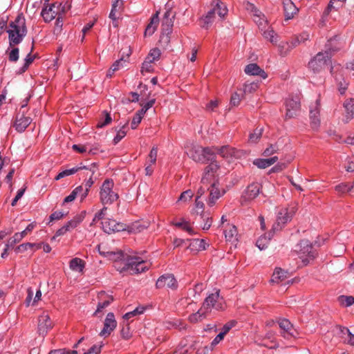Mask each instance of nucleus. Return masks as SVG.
Here are the masks:
<instances>
[{
    "instance_id": "obj_1",
    "label": "nucleus",
    "mask_w": 354,
    "mask_h": 354,
    "mask_svg": "<svg viewBox=\"0 0 354 354\" xmlns=\"http://www.w3.org/2000/svg\"><path fill=\"white\" fill-rule=\"evenodd\" d=\"M6 32L8 34L9 46L19 44L27 35L26 19L22 12L19 13L14 21H11Z\"/></svg>"
},
{
    "instance_id": "obj_2",
    "label": "nucleus",
    "mask_w": 354,
    "mask_h": 354,
    "mask_svg": "<svg viewBox=\"0 0 354 354\" xmlns=\"http://www.w3.org/2000/svg\"><path fill=\"white\" fill-rule=\"evenodd\" d=\"M122 265H115L120 272H129L130 274H137L149 270V266L141 257L138 256H129L124 259Z\"/></svg>"
},
{
    "instance_id": "obj_3",
    "label": "nucleus",
    "mask_w": 354,
    "mask_h": 354,
    "mask_svg": "<svg viewBox=\"0 0 354 354\" xmlns=\"http://www.w3.org/2000/svg\"><path fill=\"white\" fill-rule=\"evenodd\" d=\"M187 154L194 162L202 164H206L216 158L215 152L212 148L198 145L192 147Z\"/></svg>"
},
{
    "instance_id": "obj_4",
    "label": "nucleus",
    "mask_w": 354,
    "mask_h": 354,
    "mask_svg": "<svg viewBox=\"0 0 354 354\" xmlns=\"http://www.w3.org/2000/svg\"><path fill=\"white\" fill-rule=\"evenodd\" d=\"M114 183L112 179H106L100 190V200L103 205H111L116 201L119 195L113 190Z\"/></svg>"
},
{
    "instance_id": "obj_5",
    "label": "nucleus",
    "mask_w": 354,
    "mask_h": 354,
    "mask_svg": "<svg viewBox=\"0 0 354 354\" xmlns=\"http://www.w3.org/2000/svg\"><path fill=\"white\" fill-rule=\"evenodd\" d=\"M295 251L304 265H307L316 257V251L311 243L306 239L301 240L296 246Z\"/></svg>"
},
{
    "instance_id": "obj_6",
    "label": "nucleus",
    "mask_w": 354,
    "mask_h": 354,
    "mask_svg": "<svg viewBox=\"0 0 354 354\" xmlns=\"http://www.w3.org/2000/svg\"><path fill=\"white\" fill-rule=\"evenodd\" d=\"M295 212L296 207L295 206L280 208L277 212V220L272 225V230L273 232L281 230L285 225L291 221Z\"/></svg>"
},
{
    "instance_id": "obj_7",
    "label": "nucleus",
    "mask_w": 354,
    "mask_h": 354,
    "mask_svg": "<svg viewBox=\"0 0 354 354\" xmlns=\"http://www.w3.org/2000/svg\"><path fill=\"white\" fill-rule=\"evenodd\" d=\"M209 162V164L204 169L203 176L201 180V183L207 185H212V184H218L217 176L220 165L215 160V159Z\"/></svg>"
},
{
    "instance_id": "obj_8",
    "label": "nucleus",
    "mask_w": 354,
    "mask_h": 354,
    "mask_svg": "<svg viewBox=\"0 0 354 354\" xmlns=\"http://www.w3.org/2000/svg\"><path fill=\"white\" fill-rule=\"evenodd\" d=\"M175 15L171 10H167L162 20V32L160 41L168 44L170 42V35L172 32Z\"/></svg>"
},
{
    "instance_id": "obj_9",
    "label": "nucleus",
    "mask_w": 354,
    "mask_h": 354,
    "mask_svg": "<svg viewBox=\"0 0 354 354\" xmlns=\"http://www.w3.org/2000/svg\"><path fill=\"white\" fill-rule=\"evenodd\" d=\"M331 52L326 50L318 53L308 63V67L315 73L321 71L326 66L331 64Z\"/></svg>"
},
{
    "instance_id": "obj_10",
    "label": "nucleus",
    "mask_w": 354,
    "mask_h": 354,
    "mask_svg": "<svg viewBox=\"0 0 354 354\" xmlns=\"http://www.w3.org/2000/svg\"><path fill=\"white\" fill-rule=\"evenodd\" d=\"M208 312L212 308L222 310L225 308L223 299L220 297V290H216L214 293L209 294L205 299L203 306Z\"/></svg>"
},
{
    "instance_id": "obj_11",
    "label": "nucleus",
    "mask_w": 354,
    "mask_h": 354,
    "mask_svg": "<svg viewBox=\"0 0 354 354\" xmlns=\"http://www.w3.org/2000/svg\"><path fill=\"white\" fill-rule=\"evenodd\" d=\"M330 73L335 79L339 92L341 95H344L348 88V83L343 77V68L339 64L331 66Z\"/></svg>"
},
{
    "instance_id": "obj_12",
    "label": "nucleus",
    "mask_w": 354,
    "mask_h": 354,
    "mask_svg": "<svg viewBox=\"0 0 354 354\" xmlns=\"http://www.w3.org/2000/svg\"><path fill=\"white\" fill-rule=\"evenodd\" d=\"M261 187V185L258 183L250 184L242 193L241 197V205H244L254 200L259 194Z\"/></svg>"
},
{
    "instance_id": "obj_13",
    "label": "nucleus",
    "mask_w": 354,
    "mask_h": 354,
    "mask_svg": "<svg viewBox=\"0 0 354 354\" xmlns=\"http://www.w3.org/2000/svg\"><path fill=\"white\" fill-rule=\"evenodd\" d=\"M286 118L290 119L297 115L300 110V101L298 97H289L286 100Z\"/></svg>"
},
{
    "instance_id": "obj_14",
    "label": "nucleus",
    "mask_w": 354,
    "mask_h": 354,
    "mask_svg": "<svg viewBox=\"0 0 354 354\" xmlns=\"http://www.w3.org/2000/svg\"><path fill=\"white\" fill-rule=\"evenodd\" d=\"M62 4L57 5V3H51L48 6H44L41 12V16L43 17L46 23H49L55 19L59 14H61L60 6Z\"/></svg>"
},
{
    "instance_id": "obj_15",
    "label": "nucleus",
    "mask_w": 354,
    "mask_h": 354,
    "mask_svg": "<svg viewBox=\"0 0 354 354\" xmlns=\"http://www.w3.org/2000/svg\"><path fill=\"white\" fill-rule=\"evenodd\" d=\"M156 287L159 289L167 288L175 290L178 288V285L177 280L174 277V274H165L158 279L156 283Z\"/></svg>"
},
{
    "instance_id": "obj_16",
    "label": "nucleus",
    "mask_w": 354,
    "mask_h": 354,
    "mask_svg": "<svg viewBox=\"0 0 354 354\" xmlns=\"http://www.w3.org/2000/svg\"><path fill=\"white\" fill-rule=\"evenodd\" d=\"M346 0H330L328 6L324 10L322 18L321 24L322 26H325L326 22L328 21V17L330 13L333 11H337L344 5Z\"/></svg>"
},
{
    "instance_id": "obj_17",
    "label": "nucleus",
    "mask_w": 354,
    "mask_h": 354,
    "mask_svg": "<svg viewBox=\"0 0 354 354\" xmlns=\"http://www.w3.org/2000/svg\"><path fill=\"white\" fill-rule=\"evenodd\" d=\"M53 328V322L50 316L46 313H43L38 317V333L40 335L44 337Z\"/></svg>"
},
{
    "instance_id": "obj_18",
    "label": "nucleus",
    "mask_w": 354,
    "mask_h": 354,
    "mask_svg": "<svg viewBox=\"0 0 354 354\" xmlns=\"http://www.w3.org/2000/svg\"><path fill=\"white\" fill-rule=\"evenodd\" d=\"M117 326V322L115 319V315L113 313H109L106 315L104 322V327L100 333V336L107 337L111 335V332Z\"/></svg>"
},
{
    "instance_id": "obj_19",
    "label": "nucleus",
    "mask_w": 354,
    "mask_h": 354,
    "mask_svg": "<svg viewBox=\"0 0 354 354\" xmlns=\"http://www.w3.org/2000/svg\"><path fill=\"white\" fill-rule=\"evenodd\" d=\"M25 111L18 112L16 115L14 127L18 132H23L30 124L32 119L24 115Z\"/></svg>"
},
{
    "instance_id": "obj_20",
    "label": "nucleus",
    "mask_w": 354,
    "mask_h": 354,
    "mask_svg": "<svg viewBox=\"0 0 354 354\" xmlns=\"http://www.w3.org/2000/svg\"><path fill=\"white\" fill-rule=\"evenodd\" d=\"M103 230L108 234L120 232L125 230L123 223H118L115 220L108 218L102 223Z\"/></svg>"
},
{
    "instance_id": "obj_21",
    "label": "nucleus",
    "mask_w": 354,
    "mask_h": 354,
    "mask_svg": "<svg viewBox=\"0 0 354 354\" xmlns=\"http://www.w3.org/2000/svg\"><path fill=\"white\" fill-rule=\"evenodd\" d=\"M279 326L281 329V335L287 339L295 337V330L293 325L288 319H282L279 321Z\"/></svg>"
},
{
    "instance_id": "obj_22",
    "label": "nucleus",
    "mask_w": 354,
    "mask_h": 354,
    "mask_svg": "<svg viewBox=\"0 0 354 354\" xmlns=\"http://www.w3.org/2000/svg\"><path fill=\"white\" fill-rule=\"evenodd\" d=\"M209 194L207 200V203L209 207H212L216 204V202L225 193V192H221L218 188V184H212L210 185Z\"/></svg>"
},
{
    "instance_id": "obj_23",
    "label": "nucleus",
    "mask_w": 354,
    "mask_h": 354,
    "mask_svg": "<svg viewBox=\"0 0 354 354\" xmlns=\"http://www.w3.org/2000/svg\"><path fill=\"white\" fill-rule=\"evenodd\" d=\"M98 297L100 299H102L104 298V301H100L97 304V309L94 313L95 316H100V313H101L104 308H106L113 301V298L112 296L106 295L104 292H100L98 294Z\"/></svg>"
},
{
    "instance_id": "obj_24",
    "label": "nucleus",
    "mask_w": 354,
    "mask_h": 354,
    "mask_svg": "<svg viewBox=\"0 0 354 354\" xmlns=\"http://www.w3.org/2000/svg\"><path fill=\"white\" fill-rule=\"evenodd\" d=\"M214 152L220 154L223 158L235 157L237 158L239 156V151L236 149L232 147L229 145H225L221 147L214 148Z\"/></svg>"
},
{
    "instance_id": "obj_25",
    "label": "nucleus",
    "mask_w": 354,
    "mask_h": 354,
    "mask_svg": "<svg viewBox=\"0 0 354 354\" xmlns=\"http://www.w3.org/2000/svg\"><path fill=\"white\" fill-rule=\"evenodd\" d=\"M282 3L286 20L292 19L294 15L297 12L298 8L291 0H283Z\"/></svg>"
},
{
    "instance_id": "obj_26",
    "label": "nucleus",
    "mask_w": 354,
    "mask_h": 354,
    "mask_svg": "<svg viewBox=\"0 0 354 354\" xmlns=\"http://www.w3.org/2000/svg\"><path fill=\"white\" fill-rule=\"evenodd\" d=\"M245 73L249 75H258L263 79L267 78L266 73L261 69L257 64H248L244 70Z\"/></svg>"
},
{
    "instance_id": "obj_27",
    "label": "nucleus",
    "mask_w": 354,
    "mask_h": 354,
    "mask_svg": "<svg viewBox=\"0 0 354 354\" xmlns=\"http://www.w3.org/2000/svg\"><path fill=\"white\" fill-rule=\"evenodd\" d=\"M159 12L157 11L155 14H153L150 18V22L147 26L145 31V36H151L152 35L159 24Z\"/></svg>"
},
{
    "instance_id": "obj_28",
    "label": "nucleus",
    "mask_w": 354,
    "mask_h": 354,
    "mask_svg": "<svg viewBox=\"0 0 354 354\" xmlns=\"http://www.w3.org/2000/svg\"><path fill=\"white\" fill-rule=\"evenodd\" d=\"M87 169V166L83 165L82 163H80L79 166L74 167H73L71 169H65V170L59 172L56 176L55 179L56 180H59L61 178H64L66 176H68L73 175V174H75L76 172H77V171H80L82 169Z\"/></svg>"
},
{
    "instance_id": "obj_29",
    "label": "nucleus",
    "mask_w": 354,
    "mask_h": 354,
    "mask_svg": "<svg viewBox=\"0 0 354 354\" xmlns=\"http://www.w3.org/2000/svg\"><path fill=\"white\" fill-rule=\"evenodd\" d=\"M288 272L281 268H276L273 272L270 281L279 283L288 278Z\"/></svg>"
},
{
    "instance_id": "obj_30",
    "label": "nucleus",
    "mask_w": 354,
    "mask_h": 354,
    "mask_svg": "<svg viewBox=\"0 0 354 354\" xmlns=\"http://www.w3.org/2000/svg\"><path fill=\"white\" fill-rule=\"evenodd\" d=\"M278 160L277 156H272L269 158H260L257 159L254 161V164L257 165L259 168L265 169L267 168Z\"/></svg>"
},
{
    "instance_id": "obj_31",
    "label": "nucleus",
    "mask_w": 354,
    "mask_h": 354,
    "mask_svg": "<svg viewBox=\"0 0 354 354\" xmlns=\"http://www.w3.org/2000/svg\"><path fill=\"white\" fill-rule=\"evenodd\" d=\"M274 232H273L271 230V231L268 233V236L263 235V236H260L257 241L256 245L261 250H265L266 248H267Z\"/></svg>"
},
{
    "instance_id": "obj_32",
    "label": "nucleus",
    "mask_w": 354,
    "mask_h": 354,
    "mask_svg": "<svg viewBox=\"0 0 354 354\" xmlns=\"http://www.w3.org/2000/svg\"><path fill=\"white\" fill-rule=\"evenodd\" d=\"M86 170H88L90 172L89 174V178L86 180L84 183L83 187L84 189H86L88 191H90L91 187L94 183V180H93V176L95 174V173L97 171V165L96 163L93 162L90 165L87 166V169H85Z\"/></svg>"
},
{
    "instance_id": "obj_33",
    "label": "nucleus",
    "mask_w": 354,
    "mask_h": 354,
    "mask_svg": "<svg viewBox=\"0 0 354 354\" xmlns=\"http://www.w3.org/2000/svg\"><path fill=\"white\" fill-rule=\"evenodd\" d=\"M207 313L208 311L202 306L196 313L189 316V321L192 323L201 322L206 317Z\"/></svg>"
},
{
    "instance_id": "obj_34",
    "label": "nucleus",
    "mask_w": 354,
    "mask_h": 354,
    "mask_svg": "<svg viewBox=\"0 0 354 354\" xmlns=\"http://www.w3.org/2000/svg\"><path fill=\"white\" fill-rule=\"evenodd\" d=\"M98 251L100 254L103 257H109L111 259L114 260L115 261H118L123 260L124 254V252L121 250L118 252H104L100 250V245H99L97 246Z\"/></svg>"
},
{
    "instance_id": "obj_35",
    "label": "nucleus",
    "mask_w": 354,
    "mask_h": 354,
    "mask_svg": "<svg viewBox=\"0 0 354 354\" xmlns=\"http://www.w3.org/2000/svg\"><path fill=\"white\" fill-rule=\"evenodd\" d=\"M224 234L227 241L232 243L237 241L238 232L235 225H229V228L224 231Z\"/></svg>"
},
{
    "instance_id": "obj_36",
    "label": "nucleus",
    "mask_w": 354,
    "mask_h": 354,
    "mask_svg": "<svg viewBox=\"0 0 354 354\" xmlns=\"http://www.w3.org/2000/svg\"><path fill=\"white\" fill-rule=\"evenodd\" d=\"M33 45L31 47L30 53L26 55V58L24 59V64L19 68V73L21 74L26 71V70L28 68L29 66L33 62L35 59L36 58V55H32V53L33 51Z\"/></svg>"
},
{
    "instance_id": "obj_37",
    "label": "nucleus",
    "mask_w": 354,
    "mask_h": 354,
    "mask_svg": "<svg viewBox=\"0 0 354 354\" xmlns=\"http://www.w3.org/2000/svg\"><path fill=\"white\" fill-rule=\"evenodd\" d=\"M344 107L346 112V118L351 120L354 117V98L346 100L344 102Z\"/></svg>"
},
{
    "instance_id": "obj_38",
    "label": "nucleus",
    "mask_w": 354,
    "mask_h": 354,
    "mask_svg": "<svg viewBox=\"0 0 354 354\" xmlns=\"http://www.w3.org/2000/svg\"><path fill=\"white\" fill-rule=\"evenodd\" d=\"M213 8L215 10L216 15H218L221 18L224 17L227 12L225 5L219 0L215 1V5L213 6Z\"/></svg>"
},
{
    "instance_id": "obj_39",
    "label": "nucleus",
    "mask_w": 354,
    "mask_h": 354,
    "mask_svg": "<svg viewBox=\"0 0 354 354\" xmlns=\"http://www.w3.org/2000/svg\"><path fill=\"white\" fill-rule=\"evenodd\" d=\"M70 268L74 271L82 272L84 268V262L79 258H74L69 263Z\"/></svg>"
},
{
    "instance_id": "obj_40",
    "label": "nucleus",
    "mask_w": 354,
    "mask_h": 354,
    "mask_svg": "<svg viewBox=\"0 0 354 354\" xmlns=\"http://www.w3.org/2000/svg\"><path fill=\"white\" fill-rule=\"evenodd\" d=\"M215 15H216L215 10H214V8H212L207 12L205 17L202 19V21L203 22L202 27L205 28H207L209 25L213 22Z\"/></svg>"
},
{
    "instance_id": "obj_41",
    "label": "nucleus",
    "mask_w": 354,
    "mask_h": 354,
    "mask_svg": "<svg viewBox=\"0 0 354 354\" xmlns=\"http://www.w3.org/2000/svg\"><path fill=\"white\" fill-rule=\"evenodd\" d=\"M201 219L203 220L204 224L203 225V230H207L212 225V218L210 216V214L207 212H205L203 214H200Z\"/></svg>"
},
{
    "instance_id": "obj_42",
    "label": "nucleus",
    "mask_w": 354,
    "mask_h": 354,
    "mask_svg": "<svg viewBox=\"0 0 354 354\" xmlns=\"http://www.w3.org/2000/svg\"><path fill=\"white\" fill-rule=\"evenodd\" d=\"M353 187V184L342 183L336 185L335 189L338 194H342L350 192Z\"/></svg>"
},
{
    "instance_id": "obj_43",
    "label": "nucleus",
    "mask_w": 354,
    "mask_h": 354,
    "mask_svg": "<svg viewBox=\"0 0 354 354\" xmlns=\"http://www.w3.org/2000/svg\"><path fill=\"white\" fill-rule=\"evenodd\" d=\"M145 310V307L139 306L132 311L125 313L123 316L124 319H129L133 317L142 314Z\"/></svg>"
},
{
    "instance_id": "obj_44",
    "label": "nucleus",
    "mask_w": 354,
    "mask_h": 354,
    "mask_svg": "<svg viewBox=\"0 0 354 354\" xmlns=\"http://www.w3.org/2000/svg\"><path fill=\"white\" fill-rule=\"evenodd\" d=\"M263 133L262 128H256L252 133L249 136V142L251 143H256L261 138Z\"/></svg>"
},
{
    "instance_id": "obj_45",
    "label": "nucleus",
    "mask_w": 354,
    "mask_h": 354,
    "mask_svg": "<svg viewBox=\"0 0 354 354\" xmlns=\"http://www.w3.org/2000/svg\"><path fill=\"white\" fill-rule=\"evenodd\" d=\"M83 218L80 215H76L71 221L66 223V225L68 228L69 231L75 229L78 225L82 221Z\"/></svg>"
},
{
    "instance_id": "obj_46",
    "label": "nucleus",
    "mask_w": 354,
    "mask_h": 354,
    "mask_svg": "<svg viewBox=\"0 0 354 354\" xmlns=\"http://www.w3.org/2000/svg\"><path fill=\"white\" fill-rule=\"evenodd\" d=\"M161 55V52L158 48H153L150 50L149 53L145 59L149 62H154L159 59Z\"/></svg>"
},
{
    "instance_id": "obj_47",
    "label": "nucleus",
    "mask_w": 354,
    "mask_h": 354,
    "mask_svg": "<svg viewBox=\"0 0 354 354\" xmlns=\"http://www.w3.org/2000/svg\"><path fill=\"white\" fill-rule=\"evenodd\" d=\"M82 191V186L80 185L75 188L71 193L64 199V203H67L73 201L77 195Z\"/></svg>"
},
{
    "instance_id": "obj_48",
    "label": "nucleus",
    "mask_w": 354,
    "mask_h": 354,
    "mask_svg": "<svg viewBox=\"0 0 354 354\" xmlns=\"http://www.w3.org/2000/svg\"><path fill=\"white\" fill-rule=\"evenodd\" d=\"M320 101L317 100L315 103L310 106V118L319 117Z\"/></svg>"
},
{
    "instance_id": "obj_49",
    "label": "nucleus",
    "mask_w": 354,
    "mask_h": 354,
    "mask_svg": "<svg viewBox=\"0 0 354 354\" xmlns=\"http://www.w3.org/2000/svg\"><path fill=\"white\" fill-rule=\"evenodd\" d=\"M6 52L8 55V60L10 62H17L19 60V50L18 48H13L10 51H9V49H8Z\"/></svg>"
},
{
    "instance_id": "obj_50",
    "label": "nucleus",
    "mask_w": 354,
    "mask_h": 354,
    "mask_svg": "<svg viewBox=\"0 0 354 354\" xmlns=\"http://www.w3.org/2000/svg\"><path fill=\"white\" fill-rule=\"evenodd\" d=\"M338 301L345 307H348L354 304V297L353 296L340 295Z\"/></svg>"
},
{
    "instance_id": "obj_51",
    "label": "nucleus",
    "mask_w": 354,
    "mask_h": 354,
    "mask_svg": "<svg viewBox=\"0 0 354 354\" xmlns=\"http://www.w3.org/2000/svg\"><path fill=\"white\" fill-rule=\"evenodd\" d=\"M128 123H126L124 125L122 126V128H120L116 136L113 138V143L114 145L118 144L127 134V131L125 129L127 127Z\"/></svg>"
},
{
    "instance_id": "obj_52",
    "label": "nucleus",
    "mask_w": 354,
    "mask_h": 354,
    "mask_svg": "<svg viewBox=\"0 0 354 354\" xmlns=\"http://www.w3.org/2000/svg\"><path fill=\"white\" fill-rule=\"evenodd\" d=\"M200 198H196L195 199V207L194 209V213L197 215H200L205 212V204L203 201L199 200Z\"/></svg>"
},
{
    "instance_id": "obj_53",
    "label": "nucleus",
    "mask_w": 354,
    "mask_h": 354,
    "mask_svg": "<svg viewBox=\"0 0 354 354\" xmlns=\"http://www.w3.org/2000/svg\"><path fill=\"white\" fill-rule=\"evenodd\" d=\"M64 12V6L62 8V13L56 17L55 31L60 32L63 26V13Z\"/></svg>"
},
{
    "instance_id": "obj_54",
    "label": "nucleus",
    "mask_w": 354,
    "mask_h": 354,
    "mask_svg": "<svg viewBox=\"0 0 354 354\" xmlns=\"http://www.w3.org/2000/svg\"><path fill=\"white\" fill-rule=\"evenodd\" d=\"M194 194L191 189H187L183 193H181L178 201L187 203L189 201L193 196Z\"/></svg>"
},
{
    "instance_id": "obj_55",
    "label": "nucleus",
    "mask_w": 354,
    "mask_h": 354,
    "mask_svg": "<svg viewBox=\"0 0 354 354\" xmlns=\"http://www.w3.org/2000/svg\"><path fill=\"white\" fill-rule=\"evenodd\" d=\"M35 245V244L32 243H22L16 247L15 251L16 253H21L26 251L28 248H32Z\"/></svg>"
},
{
    "instance_id": "obj_56",
    "label": "nucleus",
    "mask_w": 354,
    "mask_h": 354,
    "mask_svg": "<svg viewBox=\"0 0 354 354\" xmlns=\"http://www.w3.org/2000/svg\"><path fill=\"white\" fill-rule=\"evenodd\" d=\"M103 346L104 344L102 343L100 344H94L84 354H99L100 353Z\"/></svg>"
},
{
    "instance_id": "obj_57",
    "label": "nucleus",
    "mask_w": 354,
    "mask_h": 354,
    "mask_svg": "<svg viewBox=\"0 0 354 354\" xmlns=\"http://www.w3.org/2000/svg\"><path fill=\"white\" fill-rule=\"evenodd\" d=\"M263 37L269 40L271 43L274 44L277 42V39L274 38L275 32L273 30H265L263 33Z\"/></svg>"
},
{
    "instance_id": "obj_58",
    "label": "nucleus",
    "mask_w": 354,
    "mask_h": 354,
    "mask_svg": "<svg viewBox=\"0 0 354 354\" xmlns=\"http://www.w3.org/2000/svg\"><path fill=\"white\" fill-rule=\"evenodd\" d=\"M153 62H149L147 59L144 61L142 63L141 72L143 73L145 72L146 73H150L153 70V67L152 66Z\"/></svg>"
},
{
    "instance_id": "obj_59",
    "label": "nucleus",
    "mask_w": 354,
    "mask_h": 354,
    "mask_svg": "<svg viewBox=\"0 0 354 354\" xmlns=\"http://www.w3.org/2000/svg\"><path fill=\"white\" fill-rule=\"evenodd\" d=\"M174 225L176 227H181L183 230L187 232L189 234H193V232H194L193 229L191 227H189L186 222H185V221L176 222V223H174Z\"/></svg>"
},
{
    "instance_id": "obj_60",
    "label": "nucleus",
    "mask_w": 354,
    "mask_h": 354,
    "mask_svg": "<svg viewBox=\"0 0 354 354\" xmlns=\"http://www.w3.org/2000/svg\"><path fill=\"white\" fill-rule=\"evenodd\" d=\"M344 168L348 172L354 171V157H348Z\"/></svg>"
},
{
    "instance_id": "obj_61",
    "label": "nucleus",
    "mask_w": 354,
    "mask_h": 354,
    "mask_svg": "<svg viewBox=\"0 0 354 354\" xmlns=\"http://www.w3.org/2000/svg\"><path fill=\"white\" fill-rule=\"evenodd\" d=\"M278 48L279 53L282 56H285L288 52L290 51L288 50V48H289V42H281L279 44Z\"/></svg>"
},
{
    "instance_id": "obj_62",
    "label": "nucleus",
    "mask_w": 354,
    "mask_h": 354,
    "mask_svg": "<svg viewBox=\"0 0 354 354\" xmlns=\"http://www.w3.org/2000/svg\"><path fill=\"white\" fill-rule=\"evenodd\" d=\"M48 354H77L76 350H68L66 348L51 351Z\"/></svg>"
},
{
    "instance_id": "obj_63",
    "label": "nucleus",
    "mask_w": 354,
    "mask_h": 354,
    "mask_svg": "<svg viewBox=\"0 0 354 354\" xmlns=\"http://www.w3.org/2000/svg\"><path fill=\"white\" fill-rule=\"evenodd\" d=\"M157 153H158V149L156 147H153L151 149L150 153L149 154V162H150V163H151V165H154L156 163V158H157Z\"/></svg>"
},
{
    "instance_id": "obj_64",
    "label": "nucleus",
    "mask_w": 354,
    "mask_h": 354,
    "mask_svg": "<svg viewBox=\"0 0 354 354\" xmlns=\"http://www.w3.org/2000/svg\"><path fill=\"white\" fill-rule=\"evenodd\" d=\"M310 122L311 128L317 131L320 126L319 117L310 118Z\"/></svg>"
}]
</instances>
